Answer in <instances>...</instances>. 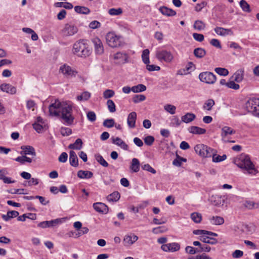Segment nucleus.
I'll list each match as a JSON object with an SVG mask.
<instances>
[{
  "instance_id": "obj_20",
  "label": "nucleus",
  "mask_w": 259,
  "mask_h": 259,
  "mask_svg": "<svg viewBox=\"0 0 259 259\" xmlns=\"http://www.w3.org/2000/svg\"><path fill=\"white\" fill-rule=\"evenodd\" d=\"M136 119L137 114L135 112H132L128 114L127 122L130 128H134L135 127Z\"/></svg>"
},
{
  "instance_id": "obj_39",
  "label": "nucleus",
  "mask_w": 259,
  "mask_h": 259,
  "mask_svg": "<svg viewBox=\"0 0 259 259\" xmlns=\"http://www.w3.org/2000/svg\"><path fill=\"white\" fill-rule=\"evenodd\" d=\"M214 101L213 99L207 100L204 104L203 108L205 110L210 111L214 105Z\"/></svg>"
},
{
  "instance_id": "obj_44",
  "label": "nucleus",
  "mask_w": 259,
  "mask_h": 259,
  "mask_svg": "<svg viewBox=\"0 0 259 259\" xmlns=\"http://www.w3.org/2000/svg\"><path fill=\"white\" fill-rule=\"evenodd\" d=\"M91 97V94L88 92H84L80 95L78 96L76 99L79 101H87Z\"/></svg>"
},
{
  "instance_id": "obj_51",
  "label": "nucleus",
  "mask_w": 259,
  "mask_h": 259,
  "mask_svg": "<svg viewBox=\"0 0 259 259\" xmlns=\"http://www.w3.org/2000/svg\"><path fill=\"white\" fill-rule=\"evenodd\" d=\"M108 109L110 112H114L116 111V107L114 103L111 100H108L107 101Z\"/></svg>"
},
{
  "instance_id": "obj_49",
  "label": "nucleus",
  "mask_w": 259,
  "mask_h": 259,
  "mask_svg": "<svg viewBox=\"0 0 259 259\" xmlns=\"http://www.w3.org/2000/svg\"><path fill=\"white\" fill-rule=\"evenodd\" d=\"M109 14L112 16H118L120 15L122 13V10L121 8H112L109 10Z\"/></svg>"
},
{
  "instance_id": "obj_9",
  "label": "nucleus",
  "mask_w": 259,
  "mask_h": 259,
  "mask_svg": "<svg viewBox=\"0 0 259 259\" xmlns=\"http://www.w3.org/2000/svg\"><path fill=\"white\" fill-rule=\"evenodd\" d=\"M59 72L67 78L75 77L77 73L75 70L66 64L60 67Z\"/></svg>"
},
{
  "instance_id": "obj_1",
  "label": "nucleus",
  "mask_w": 259,
  "mask_h": 259,
  "mask_svg": "<svg viewBox=\"0 0 259 259\" xmlns=\"http://www.w3.org/2000/svg\"><path fill=\"white\" fill-rule=\"evenodd\" d=\"M74 108V105L70 101L60 102L56 100L49 106V110L50 115L59 116L65 124L71 125L75 119L73 111Z\"/></svg>"
},
{
  "instance_id": "obj_40",
  "label": "nucleus",
  "mask_w": 259,
  "mask_h": 259,
  "mask_svg": "<svg viewBox=\"0 0 259 259\" xmlns=\"http://www.w3.org/2000/svg\"><path fill=\"white\" fill-rule=\"evenodd\" d=\"M15 160L21 164H24L25 162L31 163L32 161L31 158L23 155L21 156L17 157Z\"/></svg>"
},
{
  "instance_id": "obj_42",
  "label": "nucleus",
  "mask_w": 259,
  "mask_h": 259,
  "mask_svg": "<svg viewBox=\"0 0 259 259\" xmlns=\"http://www.w3.org/2000/svg\"><path fill=\"white\" fill-rule=\"evenodd\" d=\"M193 27L194 29L200 31L205 28V24L202 21L197 20L195 22Z\"/></svg>"
},
{
  "instance_id": "obj_50",
  "label": "nucleus",
  "mask_w": 259,
  "mask_h": 259,
  "mask_svg": "<svg viewBox=\"0 0 259 259\" xmlns=\"http://www.w3.org/2000/svg\"><path fill=\"white\" fill-rule=\"evenodd\" d=\"M60 133L63 136H68L72 134V130L69 127H62L60 128Z\"/></svg>"
},
{
  "instance_id": "obj_3",
  "label": "nucleus",
  "mask_w": 259,
  "mask_h": 259,
  "mask_svg": "<svg viewBox=\"0 0 259 259\" xmlns=\"http://www.w3.org/2000/svg\"><path fill=\"white\" fill-rule=\"evenodd\" d=\"M235 163L239 167L246 170L249 174H255L256 172L254 165L247 155H241L238 158L235 160Z\"/></svg>"
},
{
  "instance_id": "obj_55",
  "label": "nucleus",
  "mask_w": 259,
  "mask_h": 259,
  "mask_svg": "<svg viewBox=\"0 0 259 259\" xmlns=\"http://www.w3.org/2000/svg\"><path fill=\"white\" fill-rule=\"evenodd\" d=\"M185 251L187 253L190 254H194L195 253L199 252V251H198V249L195 248L193 247L190 246H187L185 248Z\"/></svg>"
},
{
  "instance_id": "obj_8",
  "label": "nucleus",
  "mask_w": 259,
  "mask_h": 259,
  "mask_svg": "<svg viewBox=\"0 0 259 259\" xmlns=\"http://www.w3.org/2000/svg\"><path fill=\"white\" fill-rule=\"evenodd\" d=\"M199 78L201 81L207 84H213L217 79L216 76L213 73L208 71L200 73Z\"/></svg>"
},
{
  "instance_id": "obj_54",
  "label": "nucleus",
  "mask_w": 259,
  "mask_h": 259,
  "mask_svg": "<svg viewBox=\"0 0 259 259\" xmlns=\"http://www.w3.org/2000/svg\"><path fill=\"white\" fill-rule=\"evenodd\" d=\"M114 123L113 119H107L104 121L103 124L105 127L110 128L114 126Z\"/></svg>"
},
{
  "instance_id": "obj_27",
  "label": "nucleus",
  "mask_w": 259,
  "mask_h": 259,
  "mask_svg": "<svg viewBox=\"0 0 259 259\" xmlns=\"http://www.w3.org/2000/svg\"><path fill=\"white\" fill-rule=\"evenodd\" d=\"M140 163L139 160L136 158H134L132 160L130 169L134 172H137L140 170Z\"/></svg>"
},
{
  "instance_id": "obj_19",
  "label": "nucleus",
  "mask_w": 259,
  "mask_h": 259,
  "mask_svg": "<svg viewBox=\"0 0 259 259\" xmlns=\"http://www.w3.org/2000/svg\"><path fill=\"white\" fill-rule=\"evenodd\" d=\"M138 239V237L134 234L125 235L123 239V242L125 246L132 245Z\"/></svg>"
},
{
  "instance_id": "obj_16",
  "label": "nucleus",
  "mask_w": 259,
  "mask_h": 259,
  "mask_svg": "<svg viewBox=\"0 0 259 259\" xmlns=\"http://www.w3.org/2000/svg\"><path fill=\"white\" fill-rule=\"evenodd\" d=\"M1 90L8 94L14 95L16 93V88L9 83H3L1 85Z\"/></svg>"
},
{
  "instance_id": "obj_24",
  "label": "nucleus",
  "mask_w": 259,
  "mask_h": 259,
  "mask_svg": "<svg viewBox=\"0 0 259 259\" xmlns=\"http://www.w3.org/2000/svg\"><path fill=\"white\" fill-rule=\"evenodd\" d=\"M214 31L217 34L221 36L233 34V32L230 29H226L220 27H217L214 29Z\"/></svg>"
},
{
  "instance_id": "obj_2",
  "label": "nucleus",
  "mask_w": 259,
  "mask_h": 259,
  "mask_svg": "<svg viewBox=\"0 0 259 259\" xmlns=\"http://www.w3.org/2000/svg\"><path fill=\"white\" fill-rule=\"evenodd\" d=\"M73 50L74 54L84 58L90 56L92 52L89 41L86 39H80L76 41L73 45Z\"/></svg>"
},
{
  "instance_id": "obj_41",
  "label": "nucleus",
  "mask_w": 259,
  "mask_h": 259,
  "mask_svg": "<svg viewBox=\"0 0 259 259\" xmlns=\"http://www.w3.org/2000/svg\"><path fill=\"white\" fill-rule=\"evenodd\" d=\"M146 90V87L143 84H139L132 88V91L134 93L144 92Z\"/></svg>"
},
{
  "instance_id": "obj_36",
  "label": "nucleus",
  "mask_w": 259,
  "mask_h": 259,
  "mask_svg": "<svg viewBox=\"0 0 259 259\" xmlns=\"http://www.w3.org/2000/svg\"><path fill=\"white\" fill-rule=\"evenodd\" d=\"M26 218L30 219L31 220H35L36 218V214L31 213H29L28 214H23L22 215L19 216L17 220L19 221L24 222L25 221Z\"/></svg>"
},
{
  "instance_id": "obj_53",
  "label": "nucleus",
  "mask_w": 259,
  "mask_h": 259,
  "mask_svg": "<svg viewBox=\"0 0 259 259\" xmlns=\"http://www.w3.org/2000/svg\"><path fill=\"white\" fill-rule=\"evenodd\" d=\"M234 81H235L234 80L228 81L227 87L235 90H238L240 88V86L238 84L236 83Z\"/></svg>"
},
{
  "instance_id": "obj_63",
  "label": "nucleus",
  "mask_w": 259,
  "mask_h": 259,
  "mask_svg": "<svg viewBox=\"0 0 259 259\" xmlns=\"http://www.w3.org/2000/svg\"><path fill=\"white\" fill-rule=\"evenodd\" d=\"M243 255V252L240 250H235L232 253V257L234 258H239Z\"/></svg>"
},
{
  "instance_id": "obj_52",
  "label": "nucleus",
  "mask_w": 259,
  "mask_h": 259,
  "mask_svg": "<svg viewBox=\"0 0 259 259\" xmlns=\"http://www.w3.org/2000/svg\"><path fill=\"white\" fill-rule=\"evenodd\" d=\"M115 95V92L112 90L107 89L103 92V97L105 99H108L113 97Z\"/></svg>"
},
{
  "instance_id": "obj_11",
  "label": "nucleus",
  "mask_w": 259,
  "mask_h": 259,
  "mask_svg": "<svg viewBox=\"0 0 259 259\" xmlns=\"http://www.w3.org/2000/svg\"><path fill=\"white\" fill-rule=\"evenodd\" d=\"M77 32V26L71 23L66 24L62 30L63 35L65 36H72Z\"/></svg>"
},
{
  "instance_id": "obj_34",
  "label": "nucleus",
  "mask_w": 259,
  "mask_h": 259,
  "mask_svg": "<svg viewBox=\"0 0 259 259\" xmlns=\"http://www.w3.org/2000/svg\"><path fill=\"white\" fill-rule=\"evenodd\" d=\"M194 55L197 58H202L206 55V51L203 48H197L194 49Z\"/></svg>"
},
{
  "instance_id": "obj_6",
  "label": "nucleus",
  "mask_w": 259,
  "mask_h": 259,
  "mask_svg": "<svg viewBox=\"0 0 259 259\" xmlns=\"http://www.w3.org/2000/svg\"><path fill=\"white\" fill-rule=\"evenodd\" d=\"M156 58L160 62L170 63L174 60V57L172 53L168 50L161 49L156 52Z\"/></svg>"
},
{
  "instance_id": "obj_13",
  "label": "nucleus",
  "mask_w": 259,
  "mask_h": 259,
  "mask_svg": "<svg viewBox=\"0 0 259 259\" xmlns=\"http://www.w3.org/2000/svg\"><path fill=\"white\" fill-rule=\"evenodd\" d=\"M161 249L165 252H175L180 250V245L178 243L172 242L162 245Z\"/></svg>"
},
{
  "instance_id": "obj_57",
  "label": "nucleus",
  "mask_w": 259,
  "mask_h": 259,
  "mask_svg": "<svg viewBox=\"0 0 259 259\" xmlns=\"http://www.w3.org/2000/svg\"><path fill=\"white\" fill-rule=\"evenodd\" d=\"M146 97L143 95H136L133 98V101L135 103H137L145 100Z\"/></svg>"
},
{
  "instance_id": "obj_61",
  "label": "nucleus",
  "mask_w": 259,
  "mask_h": 259,
  "mask_svg": "<svg viewBox=\"0 0 259 259\" xmlns=\"http://www.w3.org/2000/svg\"><path fill=\"white\" fill-rule=\"evenodd\" d=\"M166 230V228L164 227L161 226L153 228L152 232L155 234H157L165 232Z\"/></svg>"
},
{
  "instance_id": "obj_59",
  "label": "nucleus",
  "mask_w": 259,
  "mask_h": 259,
  "mask_svg": "<svg viewBox=\"0 0 259 259\" xmlns=\"http://www.w3.org/2000/svg\"><path fill=\"white\" fill-rule=\"evenodd\" d=\"M154 140V138L153 136H148L144 138V141L145 144L148 146H151L153 144Z\"/></svg>"
},
{
  "instance_id": "obj_28",
  "label": "nucleus",
  "mask_w": 259,
  "mask_h": 259,
  "mask_svg": "<svg viewBox=\"0 0 259 259\" xmlns=\"http://www.w3.org/2000/svg\"><path fill=\"white\" fill-rule=\"evenodd\" d=\"M196 118V115L192 113H187L181 117L182 122L188 123L192 122Z\"/></svg>"
},
{
  "instance_id": "obj_4",
  "label": "nucleus",
  "mask_w": 259,
  "mask_h": 259,
  "mask_svg": "<svg viewBox=\"0 0 259 259\" xmlns=\"http://www.w3.org/2000/svg\"><path fill=\"white\" fill-rule=\"evenodd\" d=\"M106 39L107 44L111 48L120 47L124 44L122 36L118 35L114 32L108 33Z\"/></svg>"
},
{
  "instance_id": "obj_60",
  "label": "nucleus",
  "mask_w": 259,
  "mask_h": 259,
  "mask_svg": "<svg viewBox=\"0 0 259 259\" xmlns=\"http://www.w3.org/2000/svg\"><path fill=\"white\" fill-rule=\"evenodd\" d=\"M142 168L143 170L148 171L151 172L152 174H155L156 171L152 168L149 164H145L142 165Z\"/></svg>"
},
{
  "instance_id": "obj_62",
  "label": "nucleus",
  "mask_w": 259,
  "mask_h": 259,
  "mask_svg": "<svg viewBox=\"0 0 259 259\" xmlns=\"http://www.w3.org/2000/svg\"><path fill=\"white\" fill-rule=\"evenodd\" d=\"M146 64L147 65L146 68L149 71H158L160 69V67L158 66H156L155 65H150L149 64Z\"/></svg>"
},
{
  "instance_id": "obj_48",
  "label": "nucleus",
  "mask_w": 259,
  "mask_h": 259,
  "mask_svg": "<svg viewBox=\"0 0 259 259\" xmlns=\"http://www.w3.org/2000/svg\"><path fill=\"white\" fill-rule=\"evenodd\" d=\"M214 71L220 75L227 76L229 74L228 70L225 68L217 67L214 69Z\"/></svg>"
},
{
  "instance_id": "obj_33",
  "label": "nucleus",
  "mask_w": 259,
  "mask_h": 259,
  "mask_svg": "<svg viewBox=\"0 0 259 259\" xmlns=\"http://www.w3.org/2000/svg\"><path fill=\"white\" fill-rule=\"evenodd\" d=\"M120 197V194L117 191H114L107 197V199L109 202H116Z\"/></svg>"
},
{
  "instance_id": "obj_22",
  "label": "nucleus",
  "mask_w": 259,
  "mask_h": 259,
  "mask_svg": "<svg viewBox=\"0 0 259 259\" xmlns=\"http://www.w3.org/2000/svg\"><path fill=\"white\" fill-rule=\"evenodd\" d=\"M188 131L195 135H203L205 134L206 131L205 128H203L197 126H191L188 128Z\"/></svg>"
},
{
  "instance_id": "obj_31",
  "label": "nucleus",
  "mask_w": 259,
  "mask_h": 259,
  "mask_svg": "<svg viewBox=\"0 0 259 259\" xmlns=\"http://www.w3.org/2000/svg\"><path fill=\"white\" fill-rule=\"evenodd\" d=\"M199 240L205 243L210 244H215L218 243V240L213 238H210L206 236H201Z\"/></svg>"
},
{
  "instance_id": "obj_43",
  "label": "nucleus",
  "mask_w": 259,
  "mask_h": 259,
  "mask_svg": "<svg viewBox=\"0 0 259 259\" xmlns=\"http://www.w3.org/2000/svg\"><path fill=\"white\" fill-rule=\"evenodd\" d=\"M96 160L103 166L107 167L108 166V163L104 159L103 156L100 154H97L95 155Z\"/></svg>"
},
{
  "instance_id": "obj_5",
  "label": "nucleus",
  "mask_w": 259,
  "mask_h": 259,
  "mask_svg": "<svg viewBox=\"0 0 259 259\" xmlns=\"http://www.w3.org/2000/svg\"><path fill=\"white\" fill-rule=\"evenodd\" d=\"M247 110L254 115L259 116V98L249 99L245 104Z\"/></svg>"
},
{
  "instance_id": "obj_12",
  "label": "nucleus",
  "mask_w": 259,
  "mask_h": 259,
  "mask_svg": "<svg viewBox=\"0 0 259 259\" xmlns=\"http://www.w3.org/2000/svg\"><path fill=\"white\" fill-rule=\"evenodd\" d=\"M129 56L125 52H119L115 54L113 56V59L115 63L118 64H124L128 62Z\"/></svg>"
},
{
  "instance_id": "obj_30",
  "label": "nucleus",
  "mask_w": 259,
  "mask_h": 259,
  "mask_svg": "<svg viewBox=\"0 0 259 259\" xmlns=\"http://www.w3.org/2000/svg\"><path fill=\"white\" fill-rule=\"evenodd\" d=\"M82 141L81 139L78 138L75 142L71 144L68 146V148L71 149L80 150L82 147Z\"/></svg>"
},
{
  "instance_id": "obj_21",
  "label": "nucleus",
  "mask_w": 259,
  "mask_h": 259,
  "mask_svg": "<svg viewBox=\"0 0 259 259\" xmlns=\"http://www.w3.org/2000/svg\"><path fill=\"white\" fill-rule=\"evenodd\" d=\"M69 162L71 166L77 167L78 165V160L75 152L71 150L69 152Z\"/></svg>"
},
{
  "instance_id": "obj_56",
  "label": "nucleus",
  "mask_w": 259,
  "mask_h": 259,
  "mask_svg": "<svg viewBox=\"0 0 259 259\" xmlns=\"http://www.w3.org/2000/svg\"><path fill=\"white\" fill-rule=\"evenodd\" d=\"M9 193L15 194H27V193L26 192V190L24 189H12L8 191Z\"/></svg>"
},
{
  "instance_id": "obj_14",
  "label": "nucleus",
  "mask_w": 259,
  "mask_h": 259,
  "mask_svg": "<svg viewBox=\"0 0 259 259\" xmlns=\"http://www.w3.org/2000/svg\"><path fill=\"white\" fill-rule=\"evenodd\" d=\"M94 44L95 52L98 55H101L104 52V48L101 40L98 37L92 39Z\"/></svg>"
},
{
  "instance_id": "obj_18",
  "label": "nucleus",
  "mask_w": 259,
  "mask_h": 259,
  "mask_svg": "<svg viewBox=\"0 0 259 259\" xmlns=\"http://www.w3.org/2000/svg\"><path fill=\"white\" fill-rule=\"evenodd\" d=\"M21 149L23 150L21 151L20 153L23 155H31L33 156L36 155V153L34 148L31 146H22Z\"/></svg>"
},
{
  "instance_id": "obj_38",
  "label": "nucleus",
  "mask_w": 259,
  "mask_h": 259,
  "mask_svg": "<svg viewBox=\"0 0 259 259\" xmlns=\"http://www.w3.org/2000/svg\"><path fill=\"white\" fill-rule=\"evenodd\" d=\"M239 5L243 11L245 12L250 13L251 9L249 5L245 0H241Z\"/></svg>"
},
{
  "instance_id": "obj_25",
  "label": "nucleus",
  "mask_w": 259,
  "mask_h": 259,
  "mask_svg": "<svg viewBox=\"0 0 259 259\" xmlns=\"http://www.w3.org/2000/svg\"><path fill=\"white\" fill-rule=\"evenodd\" d=\"M159 11L163 15L167 16H174L176 15L175 11L164 6L161 7L159 8Z\"/></svg>"
},
{
  "instance_id": "obj_45",
  "label": "nucleus",
  "mask_w": 259,
  "mask_h": 259,
  "mask_svg": "<svg viewBox=\"0 0 259 259\" xmlns=\"http://www.w3.org/2000/svg\"><path fill=\"white\" fill-rule=\"evenodd\" d=\"M149 55V51L148 49H145L142 52V60L145 64H149L150 62Z\"/></svg>"
},
{
  "instance_id": "obj_37",
  "label": "nucleus",
  "mask_w": 259,
  "mask_h": 259,
  "mask_svg": "<svg viewBox=\"0 0 259 259\" xmlns=\"http://www.w3.org/2000/svg\"><path fill=\"white\" fill-rule=\"evenodd\" d=\"M210 220L211 223L215 225H220L224 223L223 218L219 216L213 217Z\"/></svg>"
},
{
  "instance_id": "obj_46",
  "label": "nucleus",
  "mask_w": 259,
  "mask_h": 259,
  "mask_svg": "<svg viewBox=\"0 0 259 259\" xmlns=\"http://www.w3.org/2000/svg\"><path fill=\"white\" fill-rule=\"evenodd\" d=\"M192 220L196 223H199L202 220V215L198 212H193L191 214Z\"/></svg>"
},
{
  "instance_id": "obj_7",
  "label": "nucleus",
  "mask_w": 259,
  "mask_h": 259,
  "mask_svg": "<svg viewBox=\"0 0 259 259\" xmlns=\"http://www.w3.org/2000/svg\"><path fill=\"white\" fill-rule=\"evenodd\" d=\"M196 153L202 157H210L213 154V149L204 144H198L194 147Z\"/></svg>"
},
{
  "instance_id": "obj_10",
  "label": "nucleus",
  "mask_w": 259,
  "mask_h": 259,
  "mask_svg": "<svg viewBox=\"0 0 259 259\" xmlns=\"http://www.w3.org/2000/svg\"><path fill=\"white\" fill-rule=\"evenodd\" d=\"M65 219V218H58L51 221L41 222L37 225V226L42 228L55 227L59 224H62Z\"/></svg>"
},
{
  "instance_id": "obj_64",
  "label": "nucleus",
  "mask_w": 259,
  "mask_h": 259,
  "mask_svg": "<svg viewBox=\"0 0 259 259\" xmlns=\"http://www.w3.org/2000/svg\"><path fill=\"white\" fill-rule=\"evenodd\" d=\"M193 38L199 42H201L204 40V36L202 34L194 33L193 34Z\"/></svg>"
},
{
  "instance_id": "obj_26",
  "label": "nucleus",
  "mask_w": 259,
  "mask_h": 259,
  "mask_svg": "<svg viewBox=\"0 0 259 259\" xmlns=\"http://www.w3.org/2000/svg\"><path fill=\"white\" fill-rule=\"evenodd\" d=\"M77 175L80 179H90L93 177V173L88 170H80L78 171Z\"/></svg>"
},
{
  "instance_id": "obj_58",
  "label": "nucleus",
  "mask_w": 259,
  "mask_h": 259,
  "mask_svg": "<svg viewBox=\"0 0 259 259\" xmlns=\"http://www.w3.org/2000/svg\"><path fill=\"white\" fill-rule=\"evenodd\" d=\"M87 117L91 122H94L96 120V115L94 111H89L87 114Z\"/></svg>"
},
{
  "instance_id": "obj_23",
  "label": "nucleus",
  "mask_w": 259,
  "mask_h": 259,
  "mask_svg": "<svg viewBox=\"0 0 259 259\" xmlns=\"http://www.w3.org/2000/svg\"><path fill=\"white\" fill-rule=\"evenodd\" d=\"M221 133V137L223 140L228 135H233L235 133V131L233 130L231 127L225 126L222 127Z\"/></svg>"
},
{
  "instance_id": "obj_47",
  "label": "nucleus",
  "mask_w": 259,
  "mask_h": 259,
  "mask_svg": "<svg viewBox=\"0 0 259 259\" xmlns=\"http://www.w3.org/2000/svg\"><path fill=\"white\" fill-rule=\"evenodd\" d=\"M164 109L171 114H174L176 113V107L174 105L166 104L164 106Z\"/></svg>"
},
{
  "instance_id": "obj_15",
  "label": "nucleus",
  "mask_w": 259,
  "mask_h": 259,
  "mask_svg": "<svg viewBox=\"0 0 259 259\" xmlns=\"http://www.w3.org/2000/svg\"><path fill=\"white\" fill-rule=\"evenodd\" d=\"M93 207L96 211L102 213H107L108 211V206L102 202H96L94 203Z\"/></svg>"
},
{
  "instance_id": "obj_17",
  "label": "nucleus",
  "mask_w": 259,
  "mask_h": 259,
  "mask_svg": "<svg viewBox=\"0 0 259 259\" xmlns=\"http://www.w3.org/2000/svg\"><path fill=\"white\" fill-rule=\"evenodd\" d=\"M209 201L212 204L215 206H218L221 204L223 205L224 202V199H223V197L218 195L211 196L209 198Z\"/></svg>"
},
{
  "instance_id": "obj_29",
  "label": "nucleus",
  "mask_w": 259,
  "mask_h": 259,
  "mask_svg": "<svg viewBox=\"0 0 259 259\" xmlns=\"http://www.w3.org/2000/svg\"><path fill=\"white\" fill-rule=\"evenodd\" d=\"M244 77V71L242 70H238L232 76L233 80L237 82H241Z\"/></svg>"
},
{
  "instance_id": "obj_32",
  "label": "nucleus",
  "mask_w": 259,
  "mask_h": 259,
  "mask_svg": "<svg viewBox=\"0 0 259 259\" xmlns=\"http://www.w3.org/2000/svg\"><path fill=\"white\" fill-rule=\"evenodd\" d=\"M212 157V161L214 162H219L225 160L227 158V156L225 154L222 156L218 155L217 154V151L213 150Z\"/></svg>"
},
{
  "instance_id": "obj_35",
  "label": "nucleus",
  "mask_w": 259,
  "mask_h": 259,
  "mask_svg": "<svg viewBox=\"0 0 259 259\" xmlns=\"http://www.w3.org/2000/svg\"><path fill=\"white\" fill-rule=\"evenodd\" d=\"M75 11L79 14H88L90 13V9L85 7L77 6L74 7Z\"/></svg>"
}]
</instances>
